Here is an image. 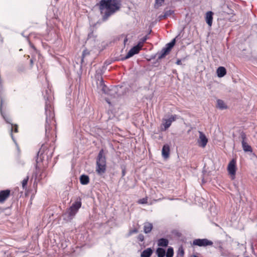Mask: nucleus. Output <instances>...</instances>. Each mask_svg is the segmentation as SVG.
I'll list each match as a JSON object with an SVG mask.
<instances>
[{
  "instance_id": "obj_37",
  "label": "nucleus",
  "mask_w": 257,
  "mask_h": 257,
  "mask_svg": "<svg viewBox=\"0 0 257 257\" xmlns=\"http://www.w3.org/2000/svg\"><path fill=\"white\" fill-rule=\"evenodd\" d=\"M191 257H198V256L196 255H193Z\"/></svg>"
},
{
  "instance_id": "obj_20",
  "label": "nucleus",
  "mask_w": 257,
  "mask_h": 257,
  "mask_svg": "<svg viewBox=\"0 0 257 257\" xmlns=\"http://www.w3.org/2000/svg\"><path fill=\"white\" fill-rule=\"evenodd\" d=\"M80 181L82 185H87L89 182V178L88 176L83 175L80 178Z\"/></svg>"
},
{
  "instance_id": "obj_24",
  "label": "nucleus",
  "mask_w": 257,
  "mask_h": 257,
  "mask_svg": "<svg viewBox=\"0 0 257 257\" xmlns=\"http://www.w3.org/2000/svg\"><path fill=\"white\" fill-rule=\"evenodd\" d=\"M175 44V39H174L171 42L166 44L165 47H164V48L170 52L171 51V49L174 46Z\"/></svg>"
},
{
  "instance_id": "obj_4",
  "label": "nucleus",
  "mask_w": 257,
  "mask_h": 257,
  "mask_svg": "<svg viewBox=\"0 0 257 257\" xmlns=\"http://www.w3.org/2000/svg\"><path fill=\"white\" fill-rule=\"evenodd\" d=\"M81 206V202L80 199L76 201L73 203L67 211L68 215V219H72L78 212Z\"/></svg>"
},
{
  "instance_id": "obj_36",
  "label": "nucleus",
  "mask_w": 257,
  "mask_h": 257,
  "mask_svg": "<svg viewBox=\"0 0 257 257\" xmlns=\"http://www.w3.org/2000/svg\"><path fill=\"white\" fill-rule=\"evenodd\" d=\"M31 61V64H33V60L32 59H31V61Z\"/></svg>"
},
{
  "instance_id": "obj_17",
  "label": "nucleus",
  "mask_w": 257,
  "mask_h": 257,
  "mask_svg": "<svg viewBox=\"0 0 257 257\" xmlns=\"http://www.w3.org/2000/svg\"><path fill=\"white\" fill-rule=\"evenodd\" d=\"M169 241L165 238H161L158 241V245L159 246L166 247L168 245Z\"/></svg>"
},
{
  "instance_id": "obj_34",
  "label": "nucleus",
  "mask_w": 257,
  "mask_h": 257,
  "mask_svg": "<svg viewBox=\"0 0 257 257\" xmlns=\"http://www.w3.org/2000/svg\"><path fill=\"white\" fill-rule=\"evenodd\" d=\"M176 64L177 65H181L182 64L181 60L180 59H178L176 62Z\"/></svg>"
},
{
  "instance_id": "obj_32",
  "label": "nucleus",
  "mask_w": 257,
  "mask_h": 257,
  "mask_svg": "<svg viewBox=\"0 0 257 257\" xmlns=\"http://www.w3.org/2000/svg\"><path fill=\"white\" fill-rule=\"evenodd\" d=\"M138 239L140 241H143L144 240V235L142 234H140L138 236Z\"/></svg>"
},
{
  "instance_id": "obj_15",
  "label": "nucleus",
  "mask_w": 257,
  "mask_h": 257,
  "mask_svg": "<svg viewBox=\"0 0 257 257\" xmlns=\"http://www.w3.org/2000/svg\"><path fill=\"white\" fill-rule=\"evenodd\" d=\"M174 13V11L171 9L169 10H165L164 12V14L163 15H160L159 16V19L160 20L166 19V18L170 16Z\"/></svg>"
},
{
  "instance_id": "obj_3",
  "label": "nucleus",
  "mask_w": 257,
  "mask_h": 257,
  "mask_svg": "<svg viewBox=\"0 0 257 257\" xmlns=\"http://www.w3.org/2000/svg\"><path fill=\"white\" fill-rule=\"evenodd\" d=\"M106 171V158L104 151L101 150L96 160V171L99 175H102Z\"/></svg>"
},
{
  "instance_id": "obj_1",
  "label": "nucleus",
  "mask_w": 257,
  "mask_h": 257,
  "mask_svg": "<svg viewBox=\"0 0 257 257\" xmlns=\"http://www.w3.org/2000/svg\"><path fill=\"white\" fill-rule=\"evenodd\" d=\"M120 7V0H101L99 2V9L104 19L117 11Z\"/></svg>"
},
{
  "instance_id": "obj_16",
  "label": "nucleus",
  "mask_w": 257,
  "mask_h": 257,
  "mask_svg": "<svg viewBox=\"0 0 257 257\" xmlns=\"http://www.w3.org/2000/svg\"><path fill=\"white\" fill-rule=\"evenodd\" d=\"M153 228V225L149 222H145L144 224V231L145 233H148L151 231Z\"/></svg>"
},
{
  "instance_id": "obj_18",
  "label": "nucleus",
  "mask_w": 257,
  "mask_h": 257,
  "mask_svg": "<svg viewBox=\"0 0 257 257\" xmlns=\"http://www.w3.org/2000/svg\"><path fill=\"white\" fill-rule=\"evenodd\" d=\"M3 100L1 99V105H0V111H1V113L2 114V115L3 116V118L5 119V120L6 121V122L7 123H11V118L8 117L6 114H5V113H4L3 112H2V105H3Z\"/></svg>"
},
{
  "instance_id": "obj_21",
  "label": "nucleus",
  "mask_w": 257,
  "mask_h": 257,
  "mask_svg": "<svg viewBox=\"0 0 257 257\" xmlns=\"http://www.w3.org/2000/svg\"><path fill=\"white\" fill-rule=\"evenodd\" d=\"M217 107L220 109H224L227 108V105L223 100L218 99L217 100Z\"/></svg>"
},
{
  "instance_id": "obj_35",
  "label": "nucleus",
  "mask_w": 257,
  "mask_h": 257,
  "mask_svg": "<svg viewBox=\"0 0 257 257\" xmlns=\"http://www.w3.org/2000/svg\"><path fill=\"white\" fill-rule=\"evenodd\" d=\"M15 132L16 133H17V132H18V127H17V125H15Z\"/></svg>"
},
{
  "instance_id": "obj_12",
  "label": "nucleus",
  "mask_w": 257,
  "mask_h": 257,
  "mask_svg": "<svg viewBox=\"0 0 257 257\" xmlns=\"http://www.w3.org/2000/svg\"><path fill=\"white\" fill-rule=\"evenodd\" d=\"M170 147L168 144L164 145L162 150V155L164 158L167 159L169 157L170 154Z\"/></svg>"
},
{
  "instance_id": "obj_19",
  "label": "nucleus",
  "mask_w": 257,
  "mask_h": 257,
  "mask_svg": "<svg viewBox=\"0 0 257 257\" xmlns=\"http://www.w3.org/2000/svg\"><path fill=\"white\" fill-rule=\"evenodd\" d=\"M153 251L151 248H148L142 252L141 257H150Z\"/></svg>"
},
{
  "instance_id": "obj_30",
  "label": "nucleus",
  "mask_w": 257,
  "mask_h": 257,
  "mask_svg": "<svg viewBox=\"0 0 257 257\" xmlns=\"http://www.w3.org/2000/svg\"><path fill=\"white\" fill-rule=\"evenodd\" d=\"M138 231L137 229H132L129 231L128 235H131L134 233H137Z\"/></svg>"
},
{
  "instance_id": "obj_7",
  "label": "nucleus",
  "mask_w": 257,
  "mask_h": 257,
  "mask_svg": "<svg viewBox=\"0 0 257 257\" xmlns=\"http://www.w3.org/2000/svg\"><path fill=\"white\" fill-rule=\"evenodd\" d=\"M178 118L176 115H172L168 118H164L162 120V125L164 126L162 128L163 131H165L168 129L171 125L173 121L176 120Z\"/></svg>"
},
{
  "instance_id": "obj_9",
  "label": "nucleus",
  "mask_w": 257,
  "mask_h": 257,
  "mask_svg": "<svg viewBox=\"0 0 257 257\" xmlns=\"http://www.w3.org/2000/svg\"><path fill=\"white\" fill-rule=\"evenodd\" d=\"M199 137L197 140V143L200 147L204 148L207 145L208 139L202 132L199 131Z\"/></svg>"
},
{
  "instance_id": "obj_27",
  "label": "nucleus",
  "mask_w": 257,
  "mask_h": 257,
  "mask_svg": "<svg viewBox=\"0 0 257 257\" xmlns=\"http://www.w3.org/2000/svg\"><path fill=\"white\" fill-rule=\"evenodd\" d=\"M89 54H90V52L89 51H88L87 50H84L83 51L82 61H83V59L85 56L89 55Z\"/></svg>"
},
{
  "instance_id": "obj_8",
  "label": "nucleus",
  "mask_w": 257,
  "mask_h": 257,
  "mask_svg": "<svg viewBox=\"0 0 257 257\" xmlns=\"http://www.w3.org/2000/svg\"><path fill=\"white\" fill-rule=\"evenodd\" d=\"M193 244L195 245L199 246H206L207 245H211L213 244L212 241L207 239H196L194 240Z\"/></svg>"
},
{
  "instance_id": "obj_29",
  "label": "nucleus",
  "mask_w": 257,
  "mask_h": 257,
  "mask_svg": "<svg viewBox=\"0 0 257 257\" xmlns=\"http://www.w3.org/2000/svg\"><path fill=\"white\" fill-rule=\"evenodd\" d=\"M147 200H148L147 198H143L142 199L139 200L138 202L140 204H146L147 203Z\"/></svg>"
},
{
  "instance_id": "obj_25",
  "label": "nucleus",
  "mask_w": 257,
  "mask_h": 257,
  "mask_svg": "<svg viewBox=\"0 0 257 257\" xmlns=\"http://www.w3.org/2000/svg\"><path fill=\"white\" fill-rule=\"evenodd\" d=\"M174 254V250L172 247H169L167 251L166 257H173Z\"/></svg>"
},
{
  "instance_id": "obj_31",
  "label": "nucleus",
  "mask_w": 257,
  "mask_h": 257,
  "mask_svg": "<svg viewBox=\"0 0 257 257\" xmlns=\"http://www.w3.org/2000/svg\"><path fill=\"white\" fill-rule=\"evenodd\" d=\"M184 252L182 247H180L178 250V254L181 256L184 255Z\"/></svg>"
},
{
  "instance_id": "obj_5",
  "label": "nucleus",
  "mask_w": 257,
  "mask_h": 257,
  "mask_svg": "<svg viewBox=\"0 0 257 257\" xmlns=\"http://www.w3.org/2000/svg\"><path fill=\"white\" fill-rule=\"evenodd\" d=\"M143 46V43L142 42H139L138 45L131 49L123 59H128L133 56L135 54H138L141 50Z\"/></svg>"
},
{
  "instance_id": "obj_11",
  "label": "nucleus",
  "mask_w": 257,
  "mask_h": 257,
  "mask_svg": "<svg viewBox=\"0 0 257 257\" xmlns=\"http://www.w3.org/2000/svg\"><path fill=\"white\" fill-rule=\"evenodd\" d=\"M10 191L5 190L0 192V203L4 202L10 196Z\"/></svg>"
},
{
  "instance_id": "obj_28",
  "label": "nucleus",
  "mask_w": 257,
  "mask_h": 257,
  "mask_svg": "<svg viewBox=\"0 0 257 257\" xmlns=\"http://www.w3.org/2000/svg\"><path fill=\"white\" fill-rule=\"evenodd\" d=\"M29 178L28 177H27L26 178H25L23 181H22V186L23 188L24 189L26 187V186L27 184Z\"/></svg>"
},
{
  "instance_id": "obj_13",
  "label": "nucleus",
  "mask_w": 257,
  "mask_h": 257,
  "mask_svg": "<svg viewBox=\"0 0 257 257\" xmlns=\"http://www.w3.org/2000/svg\"><path fill=\"white\" fill-rule=\"evenodd\" d=\"M213 15V13L211 11H209L206 14L205 20L207 24L210 27L211 26L212 24Z\"/></svg>"
},
{
  "instance_id": "obj_6",
  "label": "nucleus",
  "mask_w": 257,
  "mask_h": 257,
  "mask_svg": "<svg viewBox=\"0 0 257 257\" xmlns=\"http://www.w3.org/2000/svg\"><path fill=\"white\" fill-rule=\"evenodd\" d=\"M227 171L231 176V179H234L236 171V161L234 159H232L229 162L227 166Z\"/></svg>"
},
{
  "instance_id": "obj_26",
  "label": "nucleus",
  "mask_w": 257,
  "mask_h": 257,
  "mask_svg": "<svg viewBox=\"0 0 257 257\" xmlns=\"http://www.w3.org/2000/svg\"><path fill=\"white\" fill-rule=\"evenodd\" d=\"M155 7L159 8L162 5L164 2V0H155Z\"/></svg>"
},
{
  "instance_id": "obj_22",
  "label": "nucleus",
  "mask_w": 257,
  "mask_h": 257,
  "mask_svg": "<svg viewBox=\"0 0 257 257\" xmlns=\"http://www.w3.org/2000/svg\"><path fill=\"white\" fill-rule=\"evenodd\" d=\"M169 53V51L167 50L165 48H163L161 51L158 53V59H161L163 58H164L166 55H167Z\"/></svg>"
},
{
  "instance_id": "obj_23",
  "label": "nucleus",
  "mask_w": 257,
  "mask_h": 257,
  "mask_svg": "<svg viewBox=\"0 0 257 257\" xmlns=\"http://www.w3.org/2000/svg\"><path fill=\"white\" fill-rule=\"evenodd\" d=\"M165 253V249L159 247L156 250V253L158 257H164Z\"/></svg>"
},
{
  "instance_id": "obj_14",
  "label": "nucleus",
  "mask_w": 257,
  "mask_h": 257,
  "mask_svg": "<svg viewBox=\"0 0 257 257\" xmlns=\"http://www.w3.org/2000/svg\"><path fill=\"white\" fill-rule=\"evenodd\" d=\"M216 73L218 77H222L226 74V69L224 67L220 66L217 68Z\"/></svg>"
},
{
  "instance_id": "obj_10",
  "label": "nucleus",
  "mask_w": 257,
  "mask_h": 257,
  "mask_svg": "<svg viewBox=\"0 0 257 257\" xmlns=\"http://www.w3.org/2000/svg\"><path fill=\"white\" fill-rule=\"evenodd\" d=\"M241 138H242V148H243V150H244V152H252V149H251V147L247 144V143L246 142H245V135L244 134H242L241 135Z\"/></svg>"
},
{
  "instance_id": "obj_38",
  "label": "nucleus",
  "mask_w": 257,
  "mask_h": 257,
  "mask_svg": "<svg viewBox=\"0 0 257 257\" xmlns=\"http://www.w3.org/2000/svg\"><path fill=\"white\" fill-rule=\"evenodd\" d=\"M37 161V163H39L38 159H37V161Z\"/></svg>"
},
{
  "instance_id": "obj_2",
  "label": "nucleus",
  "mask_w": 257,
  "mask_h": 257,
  "mask_svg": "<svg viewBox=\"0 0 257 257\" xmlns=\"http://www.w3.org/2000/svg\"><path fill=\"white\" fill-rule=\"evenodd\" d=\"M45 113L46 115V135L49 137L50 131L51 130L50 125H55V121L54 120V113L53 108L50 103L46 102Z\"/></svg>"
},
{
  "instance_id": "obj_33",
  "label": "nucleus",
  "mask_w": 257,
  "mask_h": 257,
  "mask_svg": "<svg viewBox=\"0 0 257 257\" xmlns=\"http://www.w3.org/2000/svg\"><path fill=\"white\" fill-rule=\"evenodd\" d=\"M13 129V125L12 124L11 127V137H12L13 140L15 142V139L13 137V135L12 134Z\"/></svg>"
}]
</instances>
